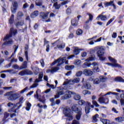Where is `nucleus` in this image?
<instances>
[{
    "label": "nucleus",
    "instance_id": "1",
    "mask_svg": "<svg viewBox=\"0 0 124 124\" xmlns=\"http://www.w3.org/2000/svg\"><path fill=\"white\" fill-rule=\"evenodd\" d=\"M16 33H17V30H14L13 28H11L9 35H6L3 40L5 42L2 44V47L3 46H11L13 44V40L10 38L12 37V35H15Z\"/></svg>",
    "mask_w": 124,
    "mask_h": 124
},
{
    "label": "nucleus",
    "instance_id": "2",
    "mask_svg": "<svg viewBox=\"0 0 124 124\" xmlns=\"http://www.w3.org/2000/svg\"><path fill=\"white\" fill-rule=\"evenodd\" d=\"M94 51H97V55L100 61H105L106 58L103 57L104 56V51H105V47L104 46H96L94 48Z\"/></svg>",
    "mask_w": 124,
    "mask_h": 124
},
{
    "label": "nucleus",
    "instance_id": "3",
    "mask_svg": "<svg viewBox=\"0 0 124 124\" xmlns=\"http://www.w3.org/2000/svg\"><path fill=\"white\" fill-rule=\"evenodd\" d=\"M65 93L66 94L61 97V99L63 100L70 98V97H71V94H73L74 95V98L75 100H80V99H81V96L79 94H76V93L74 92H72L70 91H66Z\"/></svg>",
    "mask_w": 124,
    "mask_h": 124
},
{
    "label": "nucleus",
    "instance_id": "4",
    "mask_svg": "<svg viewBox=\"0 0 124 124\" xmlns=\"http://www.w3.org/2000/svg\"><path fill=\"white\" fill-rule=\"evenodd\" d=\"M72 110H73V111H74L75 113H77V114L76 115V119L77 120L79 121L81 118V116L82 115V108H78V105H74L72 107Z\"/></svg>",
    "mask_w": 124,
    "mask_h": 124
},
{
    "label": "nucleus",
    "instance_id": "5",
    "mask_svg": "<svg viewBox=\"0 0 124 124\" xmlns=\"http://www.w3.org/2000/svg\"><path fill=\"white\" fill-rule=\"evenodd\" d=\"M8 107H10L11 108V110L14 113H16L17 112V110H19L20 109V103L13 104L11 102H9L7 104Z\"/></svg>",
    "mask_w": 124,
    "mask_h": 124
},
{
    "label": "nucleus",
    "instance_id": "6",
    "mask_svg": "<svg viewBox=\"0 0 124 124\" xmlns=\"http://www.w3.org/2000/svg\"><path fill=\"white\" fill-rule=\"evenodd\" d=\"M54 46H56L54 49H63L65 47V43L60 41L59 39L57 41L51 44Z\"/></svg>",
    "mask_w": 124,
    "mask_h": 124
},
{
    "label": "nucleus",
    "instance_id": "7",
    "mask_svg": "<svg viewBox=\"0 0 124 124\" xmlns=\"http://www.w3.org/2000/svg\"><path fill=\"white\" fill-rule=\"evenodd\" d=\"M63 112L66 117H67V121H72L73 117L72 115H71V110L69 108L66 107L64 108Z\"/></svg>",
    "mask_w": 124,
    "mask_h": 124
},
{
    "label": "nucleus",
    "instance_id": "8",
    "mask_svg": "<svg viewBox=\"0 0 124 124\" xmlns=\"http://www.w3.org/2000/svg\"><path fill=\"white\" fill-rule=\"evenodd\" d=\"M80 82V78H76L74 79H70L68 80V79H66L65 81L63 84V86H66V85H73V84H78Z\"/></svg>",
    "mask_w": 124,
    "mask_h": 124
},
{
    "label": "nucleus",
    "instance_id": "9",
    "mask_svg": "<svg viewBox=\"0 0 124 124\" xmlns=\"http://www.w3.org/2000/svg\"><path fill=\"white\" fill-rule=\"evenodd\" d=\"M64 62H66V59L65 57L60 58L54 62L52 63V65H55V64L58 63V66H60V65H61V64H62Z\"/></svg>",
    "mask_w": 124,
    "mask_h": 124
},
{
    "label": "nucleus",
    "instance_id": "10",
    "mask_svg": "<svg viewBox=\"0 0 124 124\" xmlns=\"http://www.w3.org/2000/svg\"><path fill=\"white\" fill-rule=\"evenodd\" d=\"M13 6L11 7L12 13L15 14L16 13V10H17V7L18 6V3L16 1H13Z\"/></svg>",
    "mask_w": 124,
    "mask_h": 124
},
{
    "label": "nucleus",
    "instance_id": "11",
    "mask_svg": "<svg viewBox=\"0 0 124 124\" xmlns=\"http://www.w3.org/2000/svg\"><path fill=\"white\" fill-rule=\"evenodd\" d=\"M108 60L110 61V62H112V64L114 65L115 67H122L120 64L117 63V61L116 59L112 58L110 56H109Z\"/></svg>",
    "mask_w": 124,
    "mask_h": 124
},
{
    "label": "nucleus",
    "instance_id": "12",
    "mask_svg": "<svg viewBox=\"0 0 124 124\" xmlns=\"http://www.w3.org/2000/svg\"><path fill=\"white\" fill-rule=\"evenodd\" d=\"M49 16V12L44 13L41 12L40 13V18L43 19V20H47Z\"/></svg>",
    "mask_w": 124,
    "mask_h": 124
},
{
    "label": "nucleus",
    "instance_id": "13",
    "mask_svg": "<svg viewBox=\"0 0 124 124\" xmlns=\"http://www.w3.org/2000/svg\"><path fill=\"white\" fill-rule=\"evenodd\" d=\"M91 108H93L94 107V106H93V105H92V104L90 102H87V106L85 107V113L86 114H89V113H90V110H91Z\"/></svg>",
    "mask_w": 124,
    "mask_h": 124
},
{
    "label": "nucleus",
    "instance_id": "14",
    "mask_svg": "<svg viewBox=\"0 0 124 124\" xmlns=\"http://www.w3.org/2000/svg\"><path fill=\"white\" fill-rule=\"evenodd\" d=\"M93 65V71L94 72H99V69L98 68V63L96 62H94L92 64Z\"/></svg>",
    "mask_w": 124,
    "mask_h": 124
},
{
    "label": "nucleus",
    "instance_id": "15",
    "mask_svg": "<svg viewBox=\"0 0 124 124\" xmlns=\"http://www.w3.org/2000/svg\"><path fill=\"white\" fill-rule=\"evenodd\" d=\"M58 70H60V68L59 67H55L53 68H52L51 69H48L46 71V73H51L53 74V73L55 72H57Z\"/></svg>",
    "mask_w": 124,
    "mask_h": 124
},
{
    "label": "nucleus",
    "instance_id": "16",
    "mask_svg": "<svg viewBox=\"0 0 124 124\" xmlns=\"http://www.w3.org/2000/svg\"><path fill=\"white\" fill-rule=\"evenodd\" d=\"M93 73V71L89 69H84L83 71V74L85 76H92Z\"/></svg>",
    "mask_w": 124,
    "mask_h": 124
},
{
    "label": "nucleus",
    "instance_id": "17",
    "mask_svg": "<svg viewBox=\"0 0 124 124\" xmlns=\"http://www.w3.org/2000/svg\"><path fill=\"white\" fill-rule=\"evenodd\" d=\"M64 93H65L64 90L63 89L61 90L55 95V98H59L60 95H62V94H64Z\"/></svg>",
    "mask_w": 124,
    "mask_h": 124
},
{
    "label": "nucleus",
    "instance_id": "18",
    "mask_svg": "<svg viewBox=\"0 0 124 124\" xmlns=\"http://www.w3.org/2000/svg\"><path fill=\"white\" fill-rule=\"evenodd\" d=\"M43 3V0H36L35 4L36 5H37V6H40L42 8H45V6L43 5H42Z\"/></svg>",
    "mask_w": 124,
    "mask_h": 124
},
{
    "label": "nucleus",
    "instance_id": "19",
    "mask_svg": "<svg viewBox=\"0 0 124 124\" xmlns=\"http://www.w3.org/2000/svg\"><path fill=\"white\" fill-rule=\"evenodd\" d=\"M42 78H43V73L41 72L39 75L38 78H37L35 80L34 83H39V82H41V81H42Z\"/></svg>",
    "mask_w": 124,
    "mask_h": 124
},
{
    "label": "nucleus",
    "instance_id": "20",
    "mask_svg": "<svg viewBox=\"0 0 124 124\" xmlns=\"http://www.w3.org/2000/svg\"><path fill=\"white\" fill-rule=\"evenodd\" d=\"M123 93L120 95V104L121 106H124V91H122Z\"/></svg>",
    "mask_w": 124,
    "mask_h": 124
},
{
    "label": "nucleus",
    "instance_id": "21",
    "mask_svg": "<svg viewBox=\"0 0 124 124\" xmlns=\"http://www.w3.org/2000/svg\"><path fill=\"white\" fill-rule=\"evenodd\" d=\"M6 95H8V100L13 101V93H12V92L7 93Z\"/></svg>",
    "mask_w": 124,
    "mask_h": 124
},
{
    "label": "nucleus",
    "instance_id": "22",
    "mask_svg": "<svg viewBox=\"0 0 124 124\" xmlns=\"http://www.w3.org/2000/svg\"><path fill=\"white\" fill-rule=\"evenodd\" d=\"M27 67H28V62L27 61H24L22 65L20 66V70L25 69Z\"/></svg>",
    "mask_w": 124,
    "mask_h": 124
},
{
    "label": "nucleus",
    "instance_id": "23",
    "mask_svg": "<svg viewBox=\"0 0 124 124\" xmlns=\"http://www.w3.org/2000/svg\"><path fill=\"white\" fill-rule=\"evenodd\" d=\"M39 15V12L38 11H35L33 13H31V18H35L37 17Z\"/></svg>",
    "mask_w": 124,
    "mask_h": 124
},
{
    "label": "nucleus",
    "instance_id": "24",
    "mask_svg": "<svg viewBox=\"0 0 124 124\" xmlns=\"http://www.w3.org/2000/svg\"><path fill=\"white\" fill-rule=\"evenodd\" d=\"M95 60V56L94 55H92L90 56L89 58L85 60L86 62H92Z\"/></svg>",
    "mask_w": 124,
    "mask_h": 124
},
{
    "label": "nucleus",
    "instance_id": "25",
    "mask_svg": "<svg viewBox=\"0 0 124 124\" xmlns=\"http://www.w3.org/2000/svg\"><path fill=\"white\" fill-rule=\"evenodd\" d=\"M87 15H88L89 17V19L86 21V24L90 23V22H92V21H93V15L88 13Z\"/></svg>",
    "mask_w": 124,
    "mask_h": 124
},
{
    "label": "nucleus",
    "instance_id": "26",
    "mask_svg": "<svg viewBox=\"0 0 124 124\" xmlns=\"http://www.w3.org/2000/svg\"><path fill=\"white\" fill-rule=\"evenodd\" d=\"M99 18H100V19L102 21H106V20H107V16H106L99 15L97 16V19H99Z\"/></svg>",
    "mask_w": 124,
    "mask_h": 124
},
{
    "label": "nucleus",
    "instance_id": "27",
    "mask_svg": "<svg viewBox=\"0 0 124 124\" xmlns=\"http://www.w3.org/2000/svg\"><path fill=\"white\" fill-rule=\"evenodd\" d=\"M73 49L74 55H78V54H80V51L81 49H79L77 47H74Z\"/></svg>",
    "mask_w": 124,
    "mask_h": 124
},
{
    "label": "nucleus",
    "instance_id": "28",
    "mask_svg": "<svg viewBox=\"0 0 124 124\" xmlns=\"http://www.w3.org/2000/svg\"><path fill=\"white\" fill-rule=\"evenodd\" d=\"M115 120L117 123H123V122H124V118L122 117L116 118Z\"/></svg>",
    "mask_w": 124,
    "mask_h": 124
},
{
    "label": "nucleus",
    "instance_id": "29",
    "mask_svg": "<svg viewBox=\"0 0 124 124\" xmlns=\"http://www.w3.org/2000/svg\"><path fill=\"white\" fill-rule=\"evenodd\" d=\"M114 81L116 82H120L122 83H124V79L122 78V77H116L114 79Z\"/></svg>",
    "mask_w": 124,
    "mask_h": 124
},
{
    "label": "nucleus",
    "instance_id": "30",
    "mask_svg": "<svg viewBox=\"0 0 124 124\" xmlns=\"http://www.w3.org/2000/svg\"><path fill=\"white\" fill-rule=\"evenodd\" d=\"M38 100L39 101H40V102H42L43 104H45L46 100L43 96H41L40 95L38 98Z\"/></svg>",
    "mask_w": 124,
    "mask_h": 124
},
{
    "label": "nucleus",
    "instance_id": "31",
    "mask_svg": "<svg viewBox=\"0 0 124 124\" xmlns=\"http://www.w3.org/2000/svg\"><path fill=\"white\" fill-rule=\"evenodd\" d=\"M13 100H16V99H18L20 97V93H13Z\"/></svg>",
    "mask_w": 124,
    "mask_h": 124
},
{
    "label": "nucleus",
    "instance_id": "32",
    "mask_svg": "<svg viewBox=\"0 0 124 124\" xmlns=\"http://www.w3.org/2000/svg\"><path fill=\"white\" fill-rule=\"evenodd\" d=\"M75 66L73 65H66L65 66V69H66V70H71L72 69H74Z\"/></svg>",
    "mask_w": 124,
    "mask_h": 124
},
{
    "label": "nucleus",
    "instance_id": "33",
    "mask_svg": "<svg viewBox=\"0 0 124 124\" xmlns=\"http://www.w3.org/2000/svg\"><path fill=\"white\" fill-rule=\"evenodd\" d=\"M8 117H9V113L7 112H5L4 113V117L3 118V122H7Z\"/></svg>",
    "mask_w": 124,
    "mask_h": 124
},
{
    "label": "nucleus",
    "instance_id": "34",
    "mask_svg": "<svg viewBox=\"0 0 124 124\" xmlns=\"http://www.w3.org/2000/svg\"><path fill=\"white\" fill-rule=\"evenodd\" d=\"M28 72V70H24L18 73V75L20 76H24V75H27Z\"/></svg>",
    "mask_w": 124,
    "mask_h": 124
},
{
    "label": "nucleus",
    "instance_id": "35",
    "mask_svg": "<svg viewBox=\"0 0 124 124\" xmlns=\"http://www.w3.org/2000/svg\"><path fill=\"white\" fill-rule=\"evenodd\" d=\"M99 115H98V114H96L94 115L93 117V123H97V121H98L97 118H99Z\"/></svg>",
    "mask_w": 124,
    "mask_h": 124
},
{
    "label": "nucleus",
    "instance_id": "36",
    "mask_svg": "<svg viewBox=\"0 0 124 124\" xmlns=\"http://www.w3.org/2000/svg\"><path fill=\"white\" fill-rule=\"evenodd\" d=\"M71 23L73 27H77V26H78V21L76 19H73L71 21Z\"/></svg>",
    "mask_w": 124,
    "mask_h": 124
},
{
    "label": "nucleus",
    "instance_id": "37",
    "mask_svg": "<svg viewBox=\"0 0 124 124\" xmlns=\"http://www.w3.org/2000/svg\"><path fill=\"white\" fill-rule=\"evenodd\" d=\"M92 65V63H89L88 62H85L83 65L82 67L83 68H87V67H90Z\"/></svg>",
    "mask_w": 124,
    "mask_h": 124
},
{
    "label": "nucleus",
    "instance_id": "38",
    "mask_svg": "<svg viewBox=\"0 0 124 124\" xmlns=\"http://www.w3.org/2000/svg\"><path fill=\"white\" fill-rule=\"evenodd\" d=\"M100 121L103 124H110V121L107 119L100 118Z\"/></svg>",
    "mask_w": 124,
    "mask_h": 124
},
{
    "label": "nucleus",
    "instance_id": "39",
    "mask_svg": "<svg viewBox=\"0 0 124 124\" xmlns=\"http://www.w3.org/2000/svg\"><path fill=\"white\" fill-rule=\"evenodd\" d=\"M110 94H113L114 95H119V93L109 92L108 93H107L106 94L103 95V96H105L106 95H110Z\"/></svg>",
    "mask_w": 124,
    "mask_h": 124
},
{
    "label": "nucleus",
    "instance_id": "40",
    "mask_svg": "<svg viewBox=\"0 0 124 124\" xmlns=\"http://www.w3.org/2000/svg\"><path fill=\"white\" fill-rule=\"evenodd\" d=\"M14 22V15H12L11 16L10 18V19L9 20V23L11 25H12V24Z\"/></svg>",
    "mask_w": 124,
    "mask_h": 124
},
{
    "label": "nucleus",
    "instance_id": "41",
    "mask_svg": "<svg viewBox=\"0 0 124 124\" xmlns=\"http://www.w3.org/2000/svg\"><path fill=\"white\" fill-rule=\"evenodd\" d=\"M31 103H27L26 105V109L27 111H30L31 110Z\"/></svg>",
    "mask_w": 124,
    "mask_h": 124
},
{
    "label": "nucleus",
    "instance_id": "42",
    "mask_svg": "<svg viewBox=\"0 0 124 124\" xmlns=\"http://www.w3.org/2000/svg\"><path fill=\"white\" fill-rule=\"evenodd\" d=\"M113 3H114V1H110L109 2H106L105 3V6H110L112 5Z\"/></svg>",
    "mask_w": 124,
    "mask_h": 124
},
{
    "label": "nucleus",
    "instance_id": "43",
    "mask_svg": "<svg viewBox=\"0 0 124 124\" xmlns=\"http://www.w3.org/2000/svg\"><path fill=\"white\" fill-rule=\"evenodd\" d=\"M100 82H102V83H104V82H106L107 81V78H104L103 77H100V79H99Z\"/></svg>",
    "mask_w": 124,
    "mask_h": 124
},
{
    "label": "nucleus",
    "instance_id": "44",
    "mask_svg": "<svg viewBox=\"0 0 124 124\" xmlns=\"http://www.w3.org/2000/svg\"><path fill=\"white\" fill-rule=\"evenodd\" d=\"M18 46H16V45L14 46V49H15L14 53L12 54L11 57H10V58L13 57V56L15 55V53H16V52H17V50H18Z\"/></svg>",
    "mask_w": 124,
    "mask_h": 124
},
{
    "label": "nucleus",
    "instance_id": "45",
    "mask_svg": "<svg viewBox=\"0 0 124 124\" xmlns=\"http://www.w3.org/2000/svg\"><path fill=\"white\" fill-rule=\"evenodd\" d=\"M24 21H19L15 24L16 27H19V26H23L24 25Z\"/></svg>",
    "mask_w": 124,
    "mask_h": 124
},
{
    "label": "nucleus",
    "instance_id": "46",
    "mask_svg": "<svg viewBox=\"0 0 124 124\" xmlns=\"http://www.w3.org/2000/svg\"><path fill=\"white\" fill-rule=\"evenodd\" d=\"M53 5H54L55 9H60V7H61V4H58V2L54 3Z\"/></svg>",
    "mask_w": 124,
    "mask_h": 124
},
{
    "label": "nucleus",
    "instance_id": "47",
    "mask_svg": "<svg viewBox=\"0 0 124 124\" xmlns=\"http://www.w3.org/2000/svg\"><path fill=\"white\" fill-rule=\"evenodd\" d=\"M77 35H82L83 34V31L81 29H78L76 31Z\"/></svg>",
    "mask_w": 124,
    "mask_h": 124
},
{
    "label": "nucleus",
    "instance_id": "48",
    "mask_svg": "<svg viewBox=\"0 0 124 124\" xmlns=\"http://www.w3.org/2000/svg\"><path fill=\"white\" fill-rule=\"evenodd\" d=\"M81 60H77L74 62V64H75V65H80V64H81Z\"/></svg>",
    "mask_w": 124,
    "mask_h": 124
},
{
    "label": "nucleus",
    "instance_id": "49",
    "mask_svg": "<svg viewBox=\"0 0 124 124\" xmlns=\"http://www.w3.org/2000/svg\"><path fill=\"white\" fill-rule=\"evenodd\" d=\"M99 83H100V81L99 80V79H98V78H95L94 79L93 83L94 85H98V84H99Z\"/></svg>",
    "mask_w": 124,
    "mask_h": 124
},
{
    "label": "nucleus",
    "instance_id": "50",
    "mask_svg": "<svg viewBox=\"0 0 124 124\" xmlns=\"http://www.w3.org/2000/svg\"><path fill=\"white\" fill-rule=\"evenodd\" d=\"M115 18L116 17L113 16L112 18H111L107 23V26H109V25H110L111 23H112V22H113L114 20H115Z\"/></svg>",
    "mask_w": 124,
    "mask_h": 124
},
{
    "label": "nucleus",
    "instance_id": "51",
    "mask_svg": "<svg viewBox=\"0 0 124 124\" xmlns=\"http://www.w3.org/2000/svg\"><path fill=\"white\" fill-rule=\"evenodd\" d=\"M12 68L14 69H20V66L17 64H15L12 65Z\"/></svg>",
    "mask_w": 124,
    "mask_h": 124
},
{
    "label": "nucleus",
    "instance_id": "52",
    "mask_svg": "<svg viewBox=\"0 0 124 124\" xmlns=\"http://www.w3.org/2000/svg\"><path fill=\"white\" fill-rule=\"evenodd\" d=\"M82 74H83V72L80 71L78 72L76 74V76L77 77H80V76H82Z\"/></svg>",
    "mask_w": 124,
    "mask_h": 124
},
{
    "label": "nucleus",
    "instance_id": "53",
    "mask_svg": "<svg viewBox=\"0 0 124 124\" xmlns=\"http://www.w3.org/2000/svg\"><path fill=\"white\" fill-rule=\"evenodd\" d=\"M85 87L86 89H87L88 90H90L91 88H92V86H91V84L87 83L85 84Z\"/></svg>",
    "mask_w": 124,
    "mask_h": 124
},
{
    "label": "nucleus",
    "instance_id": "54",
    "mask_svg": "<svg viewBox=\"0 0 124 124\" xmlns=\"http://www.w3.org/2000/svg\"><path fill=\"white\" fill-rule=\"evenodd\" d=\"M98 101L100 103L103 104V103H104V98L103 97L99 98Z\"/></svg>",
    "mask_w": 124,
    "mask_h": 124
},
{
    "label": "nucleus",
    "instance_id": "55",
    "mask_svg": "<svg viewBox=\"0 0 124 124\" xmlns=\"http://www.w3.org/2000/svg\"><path fill=\"white\" fill-rule=\"evenodd\" d=\"M82 93L84 95H86V94H91V92L88 90H84Z\"/></svg>",
    "mask_w": 124,
    "mask_h": 124
},
{
    "label": "nucleus",
    "instance_id": "56",
    "mask_svg": "<svg viewBox=\"0 0 124 124\" xmlns=\"http://www.w3.org/2000/svg\"><path fill=\"white\" fill-rule=\"evenodd\" d=\"M92 103L93 105L95 106V107H99V105L98 104L97 102L95 100H93L92 101Z\"/></svg>",
    "mask_w": 124,
    "mask_h": 124
},
{
    "label": "nucleus",
    "instance_id": "57",
    "mask_svg": "<svg viewBox=\"0 0 124 124\" xmlns=\"http://www.w3.org/2000/svg\"><path fill=\"white\" fill-rule=\"evenodd\" d=\"M17 59H15L14 58H13L12 60L11 61V63H10L8 65V67H10L11 66L12 62H17Z\"/></svg>",
    "mask_w": 124,
    "mask_h": 124
},
{
    "label": "nucleus",
    "instance_id": "58",
    "mask_svg": "<svg viewBox=\"0 0 124 124\" xmlns=\"http://www.w3.org/2000/svg\"><path fill=\"white\" fill-rule=\"evenodd\" d=\"M23 16H24V14H23V13H22V12H19L17 13V17H23Z\"/></svg>",
    "mask_w": 124,
    "mask_h": 124
},
{
    "label": "nucleus",
    "instance_id": "59",
    "mask_svg": "<svg viewBox=\"0 0 124 124\" xmlns=\"http://www.w3.org/2000/svg\"><path fill=\"white\" fill-rule=\"evenodd\" d=\"M46 86L48 87V88H51V89H55V86L53 84H50L49 83H47L46 84Z\"/></svg>",
    "mask_w": 124,
    "mask_h": 124
},
{
    "label": "nucleus",
    "instance_id": "60",
    "mask_svg": "<svg viewBox=\"0 0 124 124\" xmlns=\"http://www.w3.org/2000/svg\"><path fill=\"white\" fill-rule=\"evenodd\" d=\"M28 90H29V88H28V87H26L23 90L20 91V93H25V92H27Z\"/></svg>",
    "mask_w": 124,
    "mask_h": 124
},
{
    "label": "nucleus",
    "instance_id": "61",
    "mask_svg": "<svg viewBox=\"0 0 124 124\" xmlns=\"http://www.w3.org/2000/svg\"><path fill=\"white\" fill-rule=\"evenodd\" d=\"M109 103V100L108 99H104V103H103V104H108Z\"/></svg>",
    "mask_w": 124,
    "mask_h": 124
},
{
    "label": "nucleus",
    "instance_id": "62",
    "mask_svg": "<svg viewBox=\"0 0 124 124\" xmlns=\"http://www.w3.org/2000/svg\"><path fill=\"white\" fill-rule=\"evenodd\" d=\"M78 103L79 105H84V104H85V101L81 100L79 101Z\"/></svg>",
    "mask_w": 124,
    "mask_h": 124
},
{
    "label": "nucleus",
    "instance_id": "63",
    "mask_svg": "<svg viewBox=\"0 0 124 124\" xmlns=\"http://www.w3.org/2000/svg\"><path fill=\"white\" fill-rule=\"evenodd\" d=\"M37 86H38V84H37V83L35 82V83L33 84V85L30 87V88H36Z\"/></svg>",
    "mask_w": 124,
    "mask_h": 124
},
{
    "label": "nucleus",
    "instance_id": "64",
    "mask_svg": "<svg viewBox=\"0 0 124 124\" xmlns=\"http://www.w3.org/2000/svg\"><path fill=\"white\" fill-rule=\"evenodd\" d=\"M81 57L82 58H85V57H86L87 56V52H83L82 53H81Z\"/></svg>",
    "mask_w": 124,
    "mask_h": 124
}]
</instances>
